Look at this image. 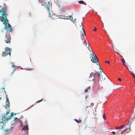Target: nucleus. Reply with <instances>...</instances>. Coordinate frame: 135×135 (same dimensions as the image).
<instances>
[{"mask_svg":"<svg viewBox=\"0 0 135 135\" xmlns=\"http://www.w3.org/2000/svg\"><path fill=\"white\" fill-rule=\"evenodd\" d=\"M0 21L1 22H3V24L5 25V26L4 28L5 29H7L8 27L7 31H8L9 32H12V30L11 26L9 23H8V25L7 26V23H8L9 21L7 18V16L4 17L3 18H1Z\"/></svg>","mask_w":135,"mask_h":135,"instance_id":"obj_1","label":"nucleus"},{"mask_svg":"<svg viewBox=\"0 0 135 135\" xmlns=\"http://www.w3.org/2000/svg\"><path fill=\"white\" fill-rule=\"evenodd\" d=\"M0 21L1 22H3V24L5 25V26L4 28L5 29H7L8 27L7 31H8L9 32H12V30L11 26L9 23H8V25L7 26V23H8L9 21L7 18V16L4 17L3 18H1Z\"/></svg>","mask_w":135,"mask_h":135,"instance_id":"obj_2","label":"nucleus"},{"mask_svg":"<svg viewBox=\"0 0 135 135\" xmlns=\"http://www.w3.org/2000/svg\"><path fill=\"white\" fill-rule=\"evenodd\" d=\"M12 49L9 48L7 47L5 49V51H3L2 53V56L5 57L8 55H9L10 56H11V51Z\"/></svg>","mask_w":135,"mask_h":135,"instance_id":"obj_3","label":"nucleus"},{"mask_svg":"<svg viewBox=\"0 0 135 135\" xmlns=\"http://www.w3.org/2000/svg\"><path fill=\"white\" fill-rule=\"evenodd\" d=\"M82 28L83 31L82 33V35H81V36L82 37V38H81V39L83 40H84V41L83 42V44H85V45L86 46H87V44L86 42L85 39V37H86L85 32L84 30L83 29V28L82 27Z\"/></svg>","mask_w":135,"mask_h":135,"instance_id":"obj_4","label":"nucleus"},{"mask_svg":"<svg viewBox=\"0 0 135 135\" xmlns=\"http://www.w3.org/2000/svg\"><path fill=\"white\" fill-rule=\"evenodd\" d=\"M97 73V72L95 70H94V72L91 73L89 76V79L90 80L92 79V81H94V78L95 76V74Z\"/></svg>","mask_w":135,"mask_h":135,"instance_id":"obj_5","label":"nucleus"},{"mask_svg":"<svg viewBox=\"0 0 135 135\" xmlns=\"http://www.w3.org/2000/svg\"><path fill=\"white\" fill-rule=\"evenodd\" d=\"M5 42L7 43H10L11 38L10 35L6 34L4 39Z\"/></svg>","mask_w":135,"mask_h":135,"instance_id":"obj_6","label":"nucleus"},{"mask_svg":"<svg viewBox=\"0 0 135 135\" xmlns=\"http://www.w3.org/2000/svg\"><path fill=\"white\" fill-rule=\"evenodd\" d=\"M3 8H1L0 9V19L1 18H3L5 16V10L3 9Z\"/></svg>","mask_w":135,"mask_h":135,"instance_id":"obj_7","label":"nucleus"},{"mask_svg":"<svg viewBox=\"0 0 135 135\" xmlns=\"http://www.w3.org/2000/svg\"><path fill=\"white\" fill-rule=\"evenodd\" d=\"M91 61L93 62L94 63H96L98 61V59L96 55L92 57L91 59Z\"/></svg>","mask_w":135,"mask_h":135,"instance_id":"obj_8","label":"nucleus"},{"mask_svg":"<svg viewBox=\"0 0 135 135\" xmlns=\"http://www.w3.org/2000/svg\"><path fill=\"white\" fill-rule=\"evenodd\" d=\"M106 77H107V76L105 74L103 73V74L101 75V77L99 79H102L101 80H103L105 79Z\"/></svg>","mask_w":135,"mask_h":135,"instance_id":"obj_9","label":"nucleus"},{"mask_svg":"<svg viewBox=\"0 0 135 135\" xmlns=\"http://www.w3.org/2000/svg\"><path fill=\"white\" fill-rule=\"evenodd\" d=\"M18 120L19 119L17 118H15L11 122V124L12 125H13L15 123L16 121H18Z\"/></svg>","mask_w":135,"mask_h":135,"instance_id":"obj_10","label":"nucleus"},{"mask_svg":"<svg viewBox=\"0 0 135 135\" xmlns=\"http://www.w3.org/2000/svg\"><path fill=\"white\" fill-rule=\"evenodd\" d=\"M2 8H3L4 10H5V12L6 14H5V16H7V13H6V10L7 9V7L6 6V4L5 3L4 4V5L3 6V7H2Z\"/></svg>","mask_w":135,"mask_h":135,"instance_id":"obj_11","label":"nucleus"},{"mask_svg":"<svg viewBox=\"0 0 135 135\" xmlns=\"http://www.w3.org/2000/svg\"><path fill=\"white\" fill-rule=\"evenodd\" d=\"M6 104H9V102L8 99V98H7L8 95L7 94H6Z\"/></svg>","mask_w":135,"mask_h":135,"instance_id":"obj_12","label":"nucleus"},{"mask_svg":"<svg viewBox=\"0 0 135 135\" xmlns=\"http://www.w3.org/2000/svg\"><path fill=\"white\" fill-rule=\"evenodd\" d=\"M10 130V129H4V131H3L4 132H6V133H5V134H8L9 133V131Z\"/></svg>","mask_w":135,"mask_h":135,"instance_id":"obj_13","label":"nucleus"},{"mask_svg":"<svg viewBox=\"0 0 135 135\" xmlns=\"http://www.w3.org/2000/svg\"><path fill=\"white\" fill-rule=\"evenodd\" d=\"M0 127L2 129H3V126L4 125V124L3 123H0Z\"/></svg>","mask_w":135,"mask_h":135,"instance_id":"obj_14","label":"nucleus"},{"mask_svg":"<svg viewBox=\"0 0 135 135\" xmlns=\"http://www.w3.org/2000/svg\"><path fill=\"white\" fill-rule=\"evenodd\" d=\"M79 3L80 4H84L85 5H86V3L84 2L83 1H79Z\"/></svg>","mask_w":135,"mask_h":135,"instance_id":"obj_15","label":"nucleus"},{"mask_svg":"<svg viewBox=\"0 0 135 135\" xmlns=\"http://www.w3.org/2000/svg\"><path fill=\"white\" fill-rule=\"evenodd\" d=\"M75 120L77 123H81L82 120H81L79 119V120H77V119H75Z\"/></svg>","mask_w":135,"mask_h":135,"instance_id":"obj_16","label":"nucleus"},{"mask_svg":"<svg viewBox=\"0 0 135 135\" xmlns=\"http://www.w3.org/2000/svg\"><path fill=\"white\" fill-rule=\"evenodd\" d=\"M65 18L67 19H71V18L72 17L71 16H65Z\"/></svg>","mask_w":135,"mask_h":135,"instance_id":"obj_17","label":"nucleus"},{"mask_svg":"<svg viewBox=\"0 0 135 135\" xmlns=\"http://www.w3.org/2000/svg\"><path fill=\"white\" fill-rule=\"evenodd\" d=\"M72 21L73 23H74L75 22H76V19H75L74 20H73V18H72L71 19H70Z\"/></svg>","mask_w":135,"mask_h":135,"instance_id":"obj_18","label":"nucleus"},{"mask_svg":"<svg viewBox=\"0 0 135 135\" xmlns=\"http://www.w3.org/2000/svg\"><path fill=\"white\" fill-rule=\"evenodd\" d=\"M89 44H88V46L87 47V48L91 52L92 51V50L91 49V50L90 49V47H89Z\"/></svg>","mask_w":135,"mask_h":135,"instance_id":"obj_19","label":"nucleus"},{"mask_svg":"<svg viewBox=\"0 0 135 135\" xmlns=\"http://www.w3.org/2000/svg\"><path fill=\"white\" fill-rule=\"evenodd\" d=\"M11 118V116H9L6 119V120H8Z\"/></svg>","mask_w":135,"mask_h":135,"instance_id":"obj_20","label":"nucleus"},{"mask_svg":"<svg viewBox=\"0 0 135 135\" xmlns=\"http://www.w3.org/2000/svg\"><path fill=\"white\" fill-rule=\"evenodd\" d=\"M121 61L122 62H123V64H124V63H125V60H124V59H121Z\"/></svg>","mask_w":135,"mask_h":135,"instance_id":"obj_21","label":"nucleus"},{"mask_svg":"<svg viewBox=\"0 0 135 135\" xmlns=\"http://www.w3.org/2000/svg\"><path fill=\"white\" fill-rule=\"evenodd\" d=\"M91 55L93 56H95V55H96L94 53L93 51H92L91 52Z\"/></svg>","mask_w":135,"mask_h":135,"instance_id":"obj_22","label":"nucleus"},{"mask_svg":"<svg viewBox=\"0 0 135 135\" xmlns=\"http://www.w3.org/2000/svg\"><path fill=\"white\" fill-rule=\"evenodd\" d=\"M10 111L9 110H7V111L6 112V114H8L9 113Z\"/></svg>","mask_w":135,"mask_h":135,"instance_id":"obj_23","label":"nucleus"},{"mask_svg":"<svg viewBox=\"0 0 135 135\" xmlns=\"http://www.w3.org/2000/svg\"><path fill=\"white\" fill-rule=\"evenodd\" d=\"M103 118L104 119H105V113H104L103 115Z\"/></svg>","mask_w":135,"mask_h":135,"instance_id":"obj_24","label":"nucleus"},{"mask_svg":"<svg viewBox=\"0 0 135 135\" xmlns=\"http://www.w3.org/2000/svg\"><path fill=\"white\" fill-rule=\"evenodd\" d=\"M14 114H13V112H12L11 113V115L10 116H11V117L12 118V117H13V115ZM15 115H16V114H15Z\"/></svg>","mask_w":135,"mask_h":135,"instance_id":"obj_25","label":"nucleus"},{"mask_svg":"<svg viewBox=\"0 0 135 135\" xmlns=\"http://www.w3.org/2000/svg\"><path fill=\"white\" fill-rule=\"evenodd\" d=\"M9 104H6V108H9Z\"/></svg>","mask_w":135,"mask_h":135,"instance_id":"obj_26","label":"nucleus"},{"mask_svg":"<svg viewBox=\"0 0 135 135\" xmlns=\"http://www.w3.org/2000/svg\"><path fill=\"white\" fill-rule=\"evenodd\" d=\"M97 75L98 76L99 79L101 77L100 74V73H98Z\"/></svg>","mask_w":135,"mask_h":135,"instance_id":"obj_27","label":"nucleus"},{"mask_svg":"<svg viewBox=\"0 0 135 135\" xmlns=\"http://www.w3.org/2000/svg\"><path fill=\"white\" fill-rule=\"evenodd\" d=\"M90 88H87V89H86L85 90V93H87V91H88V89H89Z\"/></svg>","mask_w":135,"mask_h":135,"instance_id":"obj_28","label":"nucleus"},{"mask_svg":"<svg viewBox=\"0 0 135 135\" xmlns=\"http://www.w3.org/2000/svg\"><path fill=\"white\" fill-rule=\"evenodd\" d=\"M42 101V99L41 100H40L38 101H37V102H36V103H39L41 102Z\"/></svg>","mask_w":135,"mask_h":135,"instance_id":"obj_29","label":"nucleus"},{"mask_svg":"<svg viewBox=\"0 0 135 135\" xmlns=\"http://www.w3.org/2000/svg\"><path fill=\"white\" fill-rule=\"evenodd\" d=\"M125 126V125H123L122 126H121L120 127V129H121L122 128H123Z\"/></svg>","mask_w":135,"mask_h":135,"instance_id":"obj_30","label":"nucleus"},{"mask_svg":"<svg viewBox=\"0 0 135 135\" xmlns=\"http://www.w3.org/2000/svg\"><path fill=\"white\" fill-rule=\"evenodd\" d=\"M47 11H48L49 13V12H50V8L49 7H47Z\"/></svg>","mask_w":135,"mask_h":135,"instance_id":"obj_31","label":"nucleus"},{"mask_svg":"<svg viewBox=\"0 0 135 135\" xmlns=\"http://www.w3.org/2000/svg\"><path fill=\"white\" fill-rule=\"evenodd\" d=\"M97 30V28L95 27H94V29H93V30L94 31H96Z\"/></svg>","mask_w":135,"mask_h":135,"instance_id":"obj_32","label":"nucleus"},{"mask_svg":"<svg viewBox=\"0 0 135 135\" xmlns=\"http://www.w3.org/2000/svg\"><path fill=\"white\" fill-rule=\"evenodd\" d=\"M26 129L27 130H28V126L27 125L26 127Z\"/></svg>","mask_w":135,"mask_h":135,"instance_id":"obj_33","label":"nucleus"},{"mask_svg":"<svg viewBox=\"0 0 135 135\" xmlns=\"http://www.w3.org/2000/svg\"><path fill=\"white\" fill-rule=\"evenodd\" d=\"M105 62L106 63H107L108 64H109L110 63L109 61H105Z\"/></svg>","mask_w":135,"mask_h":135,"instance_id":"obj_34","label":"nucleus"},{"mask_svg":"<svg viewBox=\"0 0 135 135\" xmlns=\"http://www.w3.org/2000/svg\"><path fill=\"white\" fill-rule=\"evenodd\" d=\"M25 126H24L22 128V129L23 130H25Z\"/></svg>","mask_w":135,"mask_h":135,"instance_id":"obj_35","label":"nucleus"},{"mask_svg":"<svg viewBox=\"0 0 135 135\" xmlns=\"http://www.w3.org/2000/svg\"><path fill=\"white\" fill-rule=\"evenodd\" d=\"M120 127H116V129H120Z\"/></svg>","mask_w":135,"mask_h":135,"instance_id":"obj_36","label":"nucleus"},{"mask_svg":"<svg viewBox=\"0 0 135 135\" xmlns=\"http://www.w3.org/2000/svg\"><path fill=\"white\" fill-rule=\"evenodd\" d=\"M12 65V67L13 68H15V65H12V64H11Z\"/></svg>","mask_w":135,"mask_h":135,"instance_id":"obj_37","label":"nucleus"},{"mask_svg":"<svg viewBox=\"0 0 135 135\" xmlns=\"http://www.w3.org/2000/svg\"><path fill=\"white\" fill-rule=\"evenodd\" d=\"M112 133L114 134L115 133V132L114 131H112Z\"/></svg>","mask_w":135,"mask_h":135,"instance_id":"obj_38","label":"nucleus"},{"mask_svg":"<svg viewBox=\"0 0 135 135\" xmlns=\"http://www.w3.org/2000/svg\"><path fill=\"white\" fill-rule=\"evenodd\" d=\"M98 80L99 81V82L98 83V84L99 85H100V84H101V83H99V80Z\"/></svg>","mask_w":135,"mask_h":135,"instance_id":"obj_39","label":"nucleus"},{"mask_svg":"<svg viewBox=\"0 0 135 135\" xmlns=\"http://www.w3.org/2000/svg\"><path fill=\"white\" fill-rule=\"evenodd\" d=\"M124 132H125V131H124V130H123V131H122V132H121V134H122V133H123Z\"/></svg>","mask_w":135,"mask_h":135,"instance_id":"obj_40","label":"nucleus"},{"mask_svg":"<svg viewBox=\"0 0 135 135\" xmlns=\"http://www.w3.org/2000/svg\"><path fill=\"white\" fill-rule=\"evenodd\" d=\"M118 80L120 81H121V80H122L121 79H120V78H119L118 79Z\"/></svg>","mask_w":135,"mask_h":135,"instance_id":"obj_41","label":"nucleus"},{"mask_svg":"<svg viewBox=\"0 0 135 135\" xmlns=\"http://www.w3.org/2000/svg\"><path fill=\"white\" fill-rule=\"evenodd\" d=\"M15 70L14 69L13 70V71H12V73H11V74H13V73H14V71Z\"/></svg>","mask_w":135,"mask_h":135,"instance_id":"obj_42","label":"nucleus"},{"mask_svg":"<svg viewBox=\"0 0 135 135\" xmlns=\"http://www.w3.org/2000/svg\"><path fill=\"white\" fill-rule=\"evenodd\" d=\"M99 69L100 70H102V69L100 67L99 68Z\"/></svg>","mask_w":135,"mask_h":135,"instance_id":"obj_43","label":"nucleus"},{"mask_svg":"<svg viewBox=\"0 0 135 135\" xmlns=\"http://www.w3.org/2000/svg\"><path fill=\"white\" fill-rule=\"evenodd\" d=\"M19 120V122H20V123H22V121H21L20 120V119H19V120Z\"/></svg>","mask_w":135,"mask_h":135,"instance_id":"obj_44","label":"nucleus"},{"mask_svg":"<svg viewBox=\"0 0 135 135\" xmlns=\"http://www.w3.org/2000/svg\"><path fill=\"white\" fill-rule=\"evenodd\" d=\"M128 129V128H126L124 129V131H126L127 129Z\"/></svg>","mask_w":135,"mask_h":135,"instance_id":"obj_45","label":"nucleus"},{"mask_svg":"<svg viewBox=\"0 0 135 135\" xmlns=\"http://www.w3.org/2000/svg\"><path fill=\"white\" fill-rule=\"evenodd\" d=\"M102 70H100V72L102 74Z\"/></svg>","mask_w":135,"mask_h":135,"instance_id":"obj_46","label":"nucleus"},{"mask_svg":"<svg viewBox=\"0 0 135 135\" xmlns=\"http://www.w3.org/2000/svg\"><path fill=\"white\" fill-rule=\"evenodd\" d=\"M129 121L128 122V123H127V125H128V124L129 123Z\"/></svg>","mask_w":135,"mask_h":135,"instance_id":"obj_47","label":"nucleus"},{"mask_svg":"<svg viewBox=\"0 0 135 135\" xmlns=\"http://www.w3.org/2000/svg\"><path fill=\"white\" fill-rule=\"evenodd\" d=\"M2 88V89H5V88H4V87L3 88Z\"/></svg>","mask_w":135,"mask_h":135,"instance_id":"obj_48","label":"nucleus"},{"mask_svg":"<svg viewBox=\"0 0 135 135\" xmlns=\"http://www.w3.org/2000/svg\"><path fill=\"white\" fill-rule=\"evenodd\" d=\"M1 99H2L1 98V97H0V100H1Z\"/></svg>","mask_w":135,"mask_h":135,"instance_id":"obj_49","label":"nucleus"},{"mask_svg":"<svg viewBox=\"0 0 135 135\" xmlns=\"http://www.w3.org/2000/svg\"><path fill=\"white\" fill-rule=\"evenodd\" d=\"M82 24H81V25H80V27H81V26H82Z\"/></svg>","mask_w":135,"mask_h":135,"instance_id":"obj_50","label":"nucleus"},{"mask_svg":"<svg viewBox=\"0 0 135 135\" xmlns=\"http://www.w3.org/2000/svg\"><path fill=\"white\" fill-rule=\"evenodd\" d=\"M87 97H85V98H86H86Z\"/></svg>","mask_w":135,"mask_h":135,"instance_id":"obj_51","label":"nucleus"},{"mask_svg":"<svg viewBox=\"0 0 135 135\" xmlns=\"http://www.w3.org/2000/svg\"><path fill=\"white\" fill-rule=\"evenodd\" d=\"M4 92H5L6 93V91H4Z\"/></svg>","mask_w":135,"mask_h":135,"instance_id":"obj_52","label":"nucleus"}]
</instances>
